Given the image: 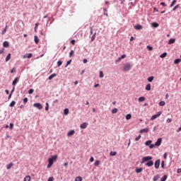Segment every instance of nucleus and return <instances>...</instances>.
Wrapping results in <instances>:
<instances>
[{"mask_svg": "<svg viewBox=\"0 0 181 181\" xmlns=\"http://www.w3.org/2000/svg\"><path fill=\"white\" fill-rule=\"evenodd\" d=\"M56 160H57V155L53 156L50 158H49L48 159L49 163L47 165V168H52V166H53V163L56 162Z\"/></svg>", "mask_w": 181, "mask_h": 181, "instance_id": "nucleus-1", "label": "nucleus"}, {"mask_svg": "<svg viewBox=\"0 0 181 181\" xmlns=\"http://www.w3.org/2000/svg\"><path fill=\"white\" fill-rule=\"evenodd\" d=\"M149 160H152V157H151V156L143 157L141 158V163H145V162H149Z\"/></svg>", "mask_w": 181, "mask_h": 181, "instance_id": "nucleus-2", "label": "nucleus"}, {"mask_svg": "<svg viewBox=\"0 0 181 181\" xmlns=\"http://www.w3.org/2000/svg\"><path fill=\"white\" fill-rule=\"evenodd\" d=\"M131 70V64L129 63L125 64L123 66V71H129Z\"/></svg>", "mask_w": 181, "mask_h": 181, "instance_id": "nucleus-3", "label": "nucleus"}, {"mask_svg": "<svg viewBox=\"0 0 181 181\" xmlns=\"http://www.w3.org/2000/svg\"><path fill=\"white\" fill-rule=\"evenodd\" d=\"M160 115H162V112H158L156 115L151 117V120L153 121V119H156V118L160 117Z\"/></svg>", "mask_w": 181, "mask_h": 181, "instance_id": "nucleus-4", "label": "nucleus"}, {"mask_svg": "<svg viewBox=\"0 0 181 181\" xmlns=\"http://www.w3.org/2000/svg\"><path fill=\"white\" fill-rule=\"evenodd\" d=\"M154 166L156 169H159V166H160V160H156Z\"/></svg>", "mask_w": 181, "mask_h": 181, "instance_id": "nucleus-5", "label": "nucleus"}, {"mask_svg": "<svg viewBox=\"0 0 181 181\" xmlns=\"http://www.w3.org/2000/svg\"><path fill=\"white\" fill-rule=\"evenodd\" d=\"M162 144V138L158 139L157 141L155 143L156 146H160Z\"/></svg>", "mask_w": 181, "mask_h": 181, "instance_id": "nucleus-6", "label": "nucleus"}, {"mask_svg": "<svg viewBox=\"0 0 181 181\" xmlns=\"http://www.w3.org/2000/svg\"><path fill=\"white\" fill-rule=\"evenodd\" d=\"M33 105L34 107H35V108H37L38 110H42V108H43V106L40 103H35Z\"/></svg>", "mask_w": 181, "mask_h": 181, "instance_id": "nucleus-7", "label": "nucleus"}, {"mask_svg": "<svg viewBox=\"0 0 181 181\" xmlns=\"http://www.w3.org/2000/svg\"><path fill=\"white\" fill-rule=\"evenodd\" d=\"M33 56V54L32 53L26 54L23 55V59H26V57H27V59H30V58H32Z\"/></svg>", "mask_w": 181, "mask_h": 181, "instance_id": "nucleus-8", "label": "nucleus"}, {"mask_svg": "<svg viewBox=\"0 0 181 181\" xmlns=\"http://www.w3.org/2000/svg\"><path fill=\"white\" fill-rule=\"evenodd\" d=\"M88 125V123L84 122L80 125V127L81 128V129H86V128H87Z\"/></svg>", "mask_w": 181, "mask_h": 181, "instance_id": "nucleus-9", "label": "nucleus"}, {"mask_svg": "<svg viewBox=\"0 0 181 181\" xmlns=\"http://www.w3.org/2000/svg\"><path fill=\"white\" fill-rule=\"evenodd\" d=\"M76 134V132L74 130H71L67 133V136H73Z\"/></svg>", "mask_w": 181, "mask_h": 181, "instance_id": "nucleus-10", "label": "nucleus"}, {"mask_svg": "<svg viewBox=\"0 0 181 181\" xmlns=\"http://www.w3.org/2000/svg\"><path fill=\"white\" fill-rule=\"evenodd\" d=\"M146 166H148V168H151V166H153V162L150 160L146 163Z\"/></svg>", "mask_w": 181, "mask_h": 181, "instance_id": "nucleus-11", "label": "nucleus"}, {"mask_svg": "<svg viewBox=\"0 0 181 181\" xmlns=\"http://www.w3.org/2000/svg\"><path fill=\"white\" fill-rule=\"evenodd\" d=\"M127 57L126 54H122L120 57L118 58V59L116 61V63H118V62H121L122 59H125Z\"/></svg>", "mask_w": 181, "mask_h": 181, "instance_id": "nucleus-12", "label": "nucleus"}, {"mask_svg": "<svg viewBox=\"0 0 181 181\" xmlns=\"http://www.w3.org/2000/svg\"><path fill=\"white\" fill-rule=\"evenodd\" d=\"M134 29H136V30H141L142 29V25H136L134 26Z\"/></svg>", "mask_w": 181, "mask_h": 181, "instance_id": "nucleus-13", "label": "nucleus"}, {"mask_svg": "<svg viewBox=\"0 0 181 181\" xmlns=\"http://www.w3.org/2000/svg\"><path fill=\"white\" fill-rule=\"evenodd\" d=\"M3 46H4V47H9V42H8V41H4V42H3Z\"/></svg>", "mask_w": 181, "mask_h": 181, "instance_id": "nucleus-14", "label": "nucleus"}, {"mask_svg": "<svg viewBox=\"0 0 181 181\" xmlns=\"http://www.w3.org/2000/svg\"><path fill=\"white\" fill-rule=\"evenodd\" d=\"M147 133L149 132V129H143L140 130V134H144V133Z\"/></svg>", "mask_w": 181, "mask_h": 181, "instance_id": "nucleus-15", "label": "nucleus"}, {"mask_svg": "<svg viewBox=\"0 0 181 181\" xmlns=\"http://www.w3.org/2000/svg\"><path fill=\"white\" fill-rule=\"evenodd\" d=\"M34 41L36 45H37L39 43V37H37V35L34 36Z\"/></svg>", "mask_w": 181, "mask_h": 181, "instance_id": "nucleus-16", "label": "nucleus"}, {"mask_svg": "<svg viewBox=\"0 0 181 181\" xmlns=\"http://www.w3.org/2000/svg\"><path fill=\"white\" fill-rule=\"evenodd\" d=\"M175 42H176V40L171 38L168 41V45H173V43H175Z\"/></svg>", "mask_w": 181, "mask_h": 181, "instance_id": "nucleus-17", "label": "nucleus"}, {"mask_svg": "<svg viewBox=\"0 0 181 181\" xmlns=\"http://www.w3.org/2000/svg\"><path fill=\"white\" fill-rule=\"evenodd\" d=\"M18 81H19V78H16L13 81V86H15L16 84L18 83Z\"/></svg>", "mask_w": 181, "mask_h": 181, "instance_id": "nucleus-18", "label": "nucleus"}, {"mask_svg": "<svg viewBox=\"0 0 181 181\" xmlns=\"http://www.w3.org/2000/svg\"><path fill=\"white\" fill-rule=\"evenodd\" d=\"M151 26H153V28H158L159 27V23H151Z\"/></svg>", "mask_w": 181, "mask_h": 181, "instance_id": "nucleus-19", "label": "nucleus"}, {"mask_svg": "<svg viewBox=\"0 0 181 181\" xmlns=\"http://www.w3.org/2000/svg\"><path fill=\"white\" fill-rule=\"evenodd\" d=\"M151 144H152V141L148 140V141L145 142V146H150Z\"/></svg>", "mask_w": 181, "mask_h": 181, "instance_id": "nucleus-20", "label": "nucleus"}, {"mask_svg": "<svg viewBox=\"0 0 181 181\" xmlns=\"http://www.w3.org/2000/svg\"><path fill=\"white\" fill-rule=\"evenodd\" d=\"M166 56H168V53L164 52L161 55H160V59H165V57H166Z\"/></svg>", "mask_w": 181, "mask_h": 181, "instance_id": "nucleus-21", "label": "nucleus"}, {"mask_svg": "<svg viewBox=\"0 0 181 181\" xmlns=\"http://www.w3.org/2000/svg\"><path fill=\"white\" fill-rule=\"evenodd\" d=\"M57 74H52V75H50L48 78L49 80H52L54 78V77H56Z\"/></svg>", "mask_w": 181, "mask_h": 181, "instance_id": "nucleus-22", "label": "nucleus"}, {"mask_svg": "<svg viewBox=\"0 0 181 181\" xmlns=\"http://www.w3.org/2000/svg\"><path fill=\"white\" fill-rule=\"evenodd\" d=\"M146 90H147V91H151V83L146 85Z\"/></svg>", "mask_w": 181, "mask_h": 181, "instance_id": "nucleus-23", "label": "nucleus"}, {"mask_svg": "<svg viewBox=\"0 0 181 181\" xmlns=\"http://www.w3.org/2000/svg\"><path fill=\"white\" fill-rule=\"evenodd\" d=\"M12 166H13V163H10L6 166V169L9 170V169H11V168H12Z\"/></svg>", "mask_w": 181, "mask_h": 181, "instance_id": "nucleus-24", "label": "nucleus"}, {"mask_svg": "<svg viewBox=\"0 0 181 181\" xmlns=\"http://www.w3.org/2000/svg\"><path fill=\"white\" fill-rule=\"evenodd\" d=\"M11 60V54H8L6 57V62H9Z\"/></svg>", "mask_w": 181, "mask_h": 181, "instance_id": "nucleus-25", "label": "nucleus"}, {"mask_svg": "<svg viewBox=\"0 0 181 181\" xmlns=\"http://www.w3.org/2000/svg\"><path fill=\"white\" fill-rule=\"evenodd\" d=\"M96 35H97V33H95L94 35L91 37V42H94V40H95Z\"/></svg>", "mask_w": 181, "mask_h": 181, "instance_id": "nucleus-26", "label": "nucleus"}, {"mask_svg": "<svg viewBox=\"0 0 181 181\" xmlns=\"http://www.w3.org/2000/svg\"><path fill=\"white\" fill-rule=\"evenodd\" d=\"M75 181H83V177L78 176L75 178Z\"/></svg>", "mask_w": 181, "mask_h": 181, "instance_id": "nucleus-27", "label": "nucleus"}, {"mask_svg": "<svg viewBox=\"0 0 181 181\" xmlns=\"http://www.w3.org/2000/svg\"><path fill=\"white\" fill-rule=\"evenodd\" d=\"M181 62V59H177L174 61V64H179L180 62Z\"/></svg>", "mask_w": 181, "mask_h": 181, "instance_id": "nucleus-28", "label": "nucleus"}, {"mask_svg": "<svg viewBox=\"0 0 181 181\" xmlns=\"http://www.w3.org/2000/svg\"><path fill=\"white\" fill-rule=\"evenodd\" d=\"M144 101H145V97H140V98H139V103H142Z\"/></svg>", "mask_w": 181, "mask_h": 181, "instance_id": "nucleus-29", "label": "nucleus"}, {"mask_svg": "<svg viewBox=\"0 0 181 181\" xmlns=\"http://www.w3.org/2000/svg\"><path fill=\"white\" fill-rule=\"evenodd\" d=\"M64 114L65 115H69V109H68V108H65V109L64 110Z\"/></svg>", "mask_w": 181, "mask_h": 181, "instance_id": "nucleus-30", "label": "nucleus"}, {"mask_svg": "<svg viewBox=\"0 0 181 181\" xmlns=\"http://www.w3.org/2000/svg\"><path fill=\"white\" fill-rule=\"evenodd\" d=\"M24 181H30V177L27 175L24 177Z\"/></svg>", "mask_w": 181, "mask_h": 181, "instance_id": "nucleus-31", "label": "nucleus"}, {"mask_svg": "<svg viewBox=\"0 0 181 181\" xmlns=\"http://www.w3.org/2000/svg\"><path fill=\"white\" fill-rule=\"evenodd\" d=\"M132 118V115L131 114H127L126 115V119H131Z\"/></svg>", "mask_w": 181, "mask_h": 181, "instance_id": "nucleus-32", "label": "nucleus"}, {"mask_svg": "<svg viewBox=\"0 0 181 181\" xmlns=\"http://www.w3.org/2000/svg\"><path fill=\"white\" fill-rule=\"evenodd\" d=\"M153 78H154L153 76H150L148 78V81L149 83H152V81H153Z\"/></svg>", "mask_w": 181, "mask_h": 181, "instance_id": "nucleus-33", "label": "nucleus"}, {"mask_svg": "<svg viewBox=\"0 0 181 181\" xmlns=\"http://www.w3.org/2000/svg\"><path fill=\"white\" fill-rule=\"evenodd\" d=\"M7 29H8V25H6L4 30L1 32V35H5V33H6Z\"/></svg>", "mask_w": 181, "mask_h": 181, "instance_id": "nucleus-34", "label": "nucleus"}, {"mask_svg": "<svg viewBox=\"0 0 181 181\" xmlns=\"http://www.w3.org/2000/svg\"><path fill=\"white\" fill-rule=\"evenodd\" d=\"M168 179V175H164L161 179L160 181H166V180Z\"/></svg>", "mask_w": 181, "mask_h": 181, "instance_id": "nucleus-35", "label": "nucleus"}, {"mask_svg": "<svg viewBox=\"0 0 181 181\" xmlns=\"http://www.w3.org/2000/svg\"><path fill=\"white\" fill-rule=\"evenodd\" d=\"M117 112H118V109L117 108H114L112 110V114H117Z\"/></svg>", "mask_w": 181, "mask_h": 181, "instance_id": "nucleus-36", "label": "nucleus"}, {"mask_svg": "<svg viewBox=\"0 0 181 181\" xmlns=\"http://www.w3.org/2000/svg\"><path fill=\"white\" fill-rule=\"evenodd\" d=\"M110 156H115L117 155V152L116 151H111L110 153Z\"/></svg>", "mask_w": 181, "mask_h": 181, "instance_id": "nucleus-37", "label": "nucleus"}, {"mask_svg": "<svg viewBox=\"0 0 181 181\" xmlns=\"http://www.w3.org/2000/svg\"><path fill=\"white\" fill-rule=\"evenodd\" d=\"M100 163H101V162L100 160H96L94 163L95 166H99Z\"/></svg>", "mask_w": 181, "mask_h": 181, "instance_id": "nucleus-38", "label": "nucleus"}, {"mask_svg": "<svg viewBox=\"0 0 181 181\" xmlns=\"http://www.w3.org/2000/svg\"><path fill=\"white\" fill-rule=\"evenodd\" d=\"M160 177L159 175H156L154 176V177L153 178V181H156L158 180Z\"/></svg>", "mask_w": 181, "mask_h": 181, "instance_id": "nucleus-39", "label": "nucleus"}, {"mask_svg": "<svg viewBox=\"0 0 181 181\" xmlns=\"http://www.w3.org/2000/svg\"><path fill=\"white\" fill-rule=\"evenodd\" d=\"M15 104H16V102H15V100H13L11 103H10V107H14Z\"/></svg>", "mask_w": 181, "mask_h": 181, "instance_id": "nucleus-40", "label": "nucleus"}, {"mask_svg": "<svg viewBox=\"0 0 181 181\" xmlns=\"http://www.w3.org/2000/svg\"><path fill=\"white\" fill-rule=\"evenodd\" d=\"M147 49H148V50H149V52H152V50H153V47H152L149 45H147Z\"/></svg>", "mask_w": 181, "mask_h": 181, "instance_id": "nucleus-41", "label": "nucleus"}, {"mask_svg": "<svg viewBox=\"0 0 181 181\" xmlns=\"http://www.w3.org/2000/svg\"><path fill=\"white\" fill-rule=\"evenodd\" d=\"M4 53H5V48H1L0 49V54H4Z\"/></svg>", "mask_w": 181, "mask_h": 181, "instance_id": "nucleus-42", "label": "nucleus"}, {"mask_svg": "<svg viewBox=\"0 0 181 181\" xmlns=\"http://www.w3.org/2000/svg\"><path fill=\"white\" fill-rule=\"evenodd\" d=\"M165 101H160V103H159V105L160 106V107H163V105H165Z\"/></svg>", "mask_w": 181, "mask_h": 181, "instance_id": "nucleus-43", "label": "nucleus"}, {"mask_svg": "<svg viewBox=\"0 0 181 181\" xmlns=\"http://www.w3.org/2000/svg\"><path fill=\"white\" fill-rule=\"evenodd\" d=\"M100 78H103V77H104V73L103 72V71H100Z\"/></svg>", "mask_w": 181, "mask_h": 181, "instance_id": "nucleus-44", "label": "nucleus"}, {"mask_svg": "<svg viewBox=\"0 0 181 181\" xmlns=\"http://www.w3.org/2000/svg\"><path fill=\"white\" fill-rule=\"evenodd\" d=\"M141 172H142V168H141L136 170V173H141Z\"/></svg>", "mask_w": 181, "mask_h": 181, "instance_id": "nucleus-45", "label": "nucleus"}, {"mask_svg": "<svg viewBox=\"0 0 181 181\" xmlns=\"http://www.w3.org/2000/svg\"><path fill=\"white\" fill-rule=\"evenodd\" d=\"M62 64H63V62L62 61H58L57 62V66L58 67H60V66H62Z\"/></svg>", "mask_w": 181, "mask_h": 181, "instance_id": "nucleus-46", "label": "nucleus"}, {"mask_svg": "<svg viewBox=\"0 0 181 181\" xmlns=\"http://www.w3.org/2000/svg\"><path fill=\"white\" fill-rule=\"evenodd\" d=\"M45 111H49V103H46Z\"/></svg>", "mask_w": 181, "mask_h": 181, "instance_id": "nucleus-47", "label": "nucleus"}, {"mask_svg": "<svg viewBox=\"0 0 181 181\" xmlns=\"http://www.w3.org/2000/svg\"><path fill=\"white\" fill-rule=\"evenodd\" d=\"M73 54H74V51L71 50V52H69V57H71L73 56Z\"/></svg>", "mask_w": 181, "mask_h": 181, "instance_id": "nucleus-48", "label": "nucleus"}, {"mask_svg": "<svg viewBox=\"0 0 181 181\" xmlns=\"http://www.w3.org/2000/svg\"><path fill=\"white\" fill-rule=\"evenodd\" d=\"M155 146H156L155 144H150L149 145L150 149H153V148H155Z\"/></svg>", "mask_w": 181, "mask_h": 181, "instance_id": "nucleus-49", "label": "nucleus"}, {"mask_svg": "<svg viewBox=\"0 0 181 181\" xmlns=\"http://www.w3.org/2000/svg\"><path fill=\"white\" fill-rule=\"evenodd\" d=\"M176 3V0H173L172 4H170V8H172Z\"/></svg>", "mask_w": 181, "mask_h": 181, "instance_id": "nucleus-50", "label": "nucleus"}, {"mask_svg": "<svg viewBox=\"0 0 181 181\" xmlns=\"http://www.w3.org/2000/svg\"><path fill=\"white\" fill-rule=\"evenodd\" d=\"M39 26V23H35V32L37 30V27Z\"/></svg>", "mask_w": 181, "mask_h": 181, "instance_id": "nucleus-51", "label": "nucleus"}, {"mask_svg": "<svg viewBox=\"0 0 181 181\" xmlns=\"http://www.w3.org/2000/svg\"><path fill=\"white\" fill-rule=\"evenodd\" d=\"M161 168H162V169H165V161H162Z\"/></svg>", "mask_w": 181, "mask_h": 181, "instance_id": "nucleus-52", "label": "nucleus"}, {"mask_svg": "<svg viewBox=\"0 0 181 181\" xmlns=\"http://www.w3.org/2000/svg\"><path fill=\"white\" fill-rule=\"evenodd\" d=\"M14 90H15V88H13V90H11V94L8 95V100L11 98V97H12V93H13Z\"/></svg>", "mask_w": 181, "mask_h": 181, "instance_id": "nucleus-53", "label": "nucleus"}, {"mask_svg": "<svg viewBox=\"0 0 181 181\" xmlns=\"http://www.w3.org/2000/svg\"><path fill=\"white\" fill-rule=\"evenodd\" d=\"M33 91H35L33 89H30L28 90V94H33Z\"/></svg>", "mask_w": 181, "mask_h": 181, "instance_id": "nucleus-54", "label": "nucleus"}, {"mask_svg": "<svg viewBox=\"0 0 181 181\" xmlns=\"http://www.w3.org/2000/svg\"><path fill=\"white\" fill-rule=\"evenodd\" d=\"M69 64H71V60H69V61L66 62V67H67Z\"/></svg>", "mask_w": 181, "mask_h": 181, "instance_id": "nucleus-55", "label": "nucleus"}, {"mask_svg": "<svg viewBox=\"0 0 181 181\" xmlns=\"http://www.w3.org/2000/svg\"><path fill=\"white\" fill-rule=\"evenodd\" d=\"M71 45H76V40H71Z\"/></svg>", "mask_w": 181, "mask_h": 181, "instance_id": "nucleus-56", "label": "nucleus"}, {"mask_svg": "<svg viewBox=\"0 0 181 181\" xmlns=\"http://www.w3.org/2000/svg\"><path fill=\"white\" fill-rule=\"evenodd\" d=\"M107 8H105L104 9V13H105V15H106V16H108V13H107Z\"/></svg>", "mask_w": 181, "mask_h": 181, "instance_id": "nucleus-57", "label": "nucleus"}, {"mask_svg": "<svg viewBox=\"0 0 181 181\" xmlns=\"http://www.w3.org/2000/svg\"><path fill=\"white\" fill-rule=\"evenodd\" d=\"M176 9H179V5L175 6L173 8V11H176Z\"/></svg>", "mask_w": 181, "mask_h": 181, "instance_id": "nucleus-58", "label": "nucleus"}, {"mask_svg": "<svg viewBox=\"0 0 181 181\" xmlns=\"http://www.w3.org/2000/svg\"><path fill=\"white\" fill-rule=\"evenodd\" d=\"M16 71V68H13L11 71V73L13 74V73H15Z\"/></svg>", "mask_w": 181, "mask_h": 181, "instance_id": "nucleus-59", "label": "nucleus"}, {"mask_svg": "<svg viewBox=\"0 0 181 181\" xmlns=\"http://www.w3.org/2000/svg\"><path fill=\"white\" fill-rule=\"evenodd\" d=\"M53 180H54V178L53 177H50L48 178L47 181H53Z\"/></svg>", "mask_w": 181, "mask_h": 181, "instance_id": "nucleus-60", "label": "nucleus"}, {"mask_svg": "<svg viewBox=\"0 0 181 181\" xmlns=\"http://www.w3.org/2000/svg\"><path fill=\"white\" fill-rule=\"evenodd\" d=\"M141 139V135H139L136 139L135 141H139Z\"/></svg>", "mask_w": 181, "mask_h": 181, "instance_id": "nucleus-61", "label": "nucleus"}, {"mask_svg": "<svg viewBox=\"0 0 181 181\" xmlns=\"http://www.w3.org/2000/svg\"><path fill=\"white\" fill-rule=\"evenodd\" d=\"M23 103L24 104H26V103H28V98L23 99Z\"/></svg>", "mask_w": 181, "mask_h": 181, "instance_id": "nucleus-62", "label": "nucleus"}, {"mask_svg": "<svg viewBox=\"0 0 181 181\" xmlns=\"http://www.w3.org/2000/svg\"><path fill=\"white\" fill-rule=\"evenodd\" d=\"M10 129H13V123L10 124Z\"/></svg>", "mask_w": 181, "mask_h": 181, "instance_id": "nucleus-63", "label": "nucleus"}, {"mask_svg": "<svg viewBox=\"0 0 181 181\" xmlns=\"http://www.w3.org/2000/svg\"><path fill=\"white\" fill-rule=\"evenodd\" d=\"M177 173H181V168H178L177 170Z\"/></svg>", "mask_w": 181, "mask_h": 181, "instance_id": "nucleus-64", "label": "nucleus"}]
</instances>
